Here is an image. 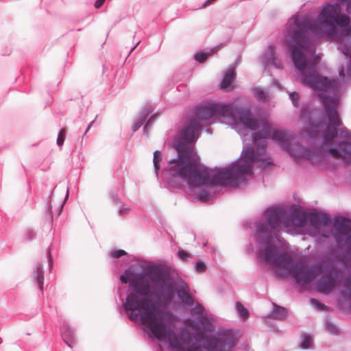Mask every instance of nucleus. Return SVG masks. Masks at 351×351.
<instances>
[{
  "instance_id": "1",
  "label": "nucleus",
  "mask_w": 351,
  "mask_h": 351,
  "mask_svg": "<svg viewBox=\"0 0 351 351\" xmlns=\"http://www.w3.org/2000/svg\"><path fill=\"white\" fill-rule=\"evenodd\" d=\"M231 114L232 107L228 105H211L197 109L194 117L186 122L174 141L178 157L169 160L167 167L172 176L186 179L190 186L212 184L236 186L252 173L256 156L250 147L242 152L239 161L226 168L214 171L199 166L194 145L202 121L214 116L226 117Z\"/></svg>"
},
{
  "instance_id": "2",
  "label": "nucleus",
  "mask_w": 351,
  "mask_h": 351,
  "mask_svg": "<svg viewBox=\"0 0 351 351\" xmlns=\"http://www.w3.org/2000/svg\"><path fill=\"white\" fill-rule=\"evenodd\" d=\"M287 41L294 64L302 73V83L317 93L319 99L324 106L325 116L328 123L322 134L324 141L323 149L334 158H342L345 160L351 159V138L339 143L335 147H326L332 145L335 138L337 136V128L341 123L337 112L340 88L342 85L348 84L351 80L345 83L339 77L338 82L335 80H328L321 76L316 68L320 58L317 56L313 61L308 58V53H311L309 51V47L306 45V40H300L297 32H295L292 38H287Z\"/></svg>"
},
{
  "instance_id": "3",
  "label": "nucleus",
  "mask_w": 351,
  "mask_h": 351,
  "mask_svg": "<svg viewBox=\"0 0 351 351\" xmlns=\"http://www.w3.org/2000/svg\"><path fill=\"white\" fill-rule=\"evenodd\" d=\"M295 32L298 34L300 40H306V45L311 53H315V36L325 35L337 40L343 54L350 58V62L339 69V76L345 83L351 80V21L349 16L341 14L339 4L324 5L315 21L307 17H295L291 22V38Z\"/></svg>"
},
{
  "instance_id": "4",
  "label": "nucleus",
  "mask_w": 351,
  "mask_h": 351,
  "mask_svg": "<svg viewBox=\"0 0 351 351\" xmlns=\"http://www.w3.org/2000/svg\"><path fill=\"white\" fill-rule=\"evenodd\" d=\"M130 285L134 289L124 304L125 308L132 311H138L142 324L158 340L167 339L173 348L180 349L181 342L170 328L175 322L173 315L156 307L147 296L151 293L149 282L143 277L130 280Z\"/></svg>"
},
{
  "instance_id": "5",
  "label": "nucleus",
  "mask_w": 351,
  "mask_h": 351,
  "mask_svg": "<svg viewBox=\"0 0 351 351\" xmlns=\"http://www.w3.org/2000/svg\"><path fill=\"white\" fill-rule=\"evenodd\" d=\"M261 256L264 261L274 267L278 276L291 274L298 284L311 282L316 276L323 273L324 268L330 265V263L324 262L321 266L309 268L302 263H294L290 254L280 252L277 247L270 244L265 247Z\"/></svg>"
},
{
  "instance_id": "6",
  "label": "nucleus",
  "mask_w": 351,
  "mask_h": 351,
  "mask_svg": "<svg viewBox=\"0 0 351 351\" xmlns=\"http://www.w3.org/2000/svg\"><path fill=\"white\" fill-rule=\"evenodd\" d=\"M235 123L243 124L247 128L252 130H256L261 125V129L253 134V141L258 143L257 154H262L266 150V141L265 139L271 138L278 142L287 150L293 156L300 157L302 148L299 145H291V135L282 130H276L272 128L267 121L259 123L257 120L253 119L247 110H242L239 112V121L235 120Z\"/></svg>"
},
{
  "instance_id": "7",
  "label": "nucleus",
  "mask_w": 351,
  "mask_h": 351,
  "mask_svg": "<svg viewBox=\"0 0 351 351\" xmlns=\"http://www.w3.org/2000/svg\"><path fill=\"white\" fill-rule=\"evenodd\" d=\"M267 224H260L258 226V232L262 239L270 240L272 234L280 225L284 226L286 221V213L282 208L268 209L266 211Z\"/></svg>"
},
{
  "instance_id": "8",
  "label": "nucleus",
  "mask_w": 351,
  "mask_h": 351,
  "mask_svg": "<svg viewBox=\"0 0 351 351\" xmlns=\"http://www.w3.org/2000/svg\"><path fill=\"white\" fill-rule=\"evenodd\" d=\"M342 280V275L335 269L330 268L317 283L318 291L328 293L339 285Z\"/></svg>"
},
{
  "instance_id": "9",
  "label": "nucleus",
  "mask_w": 351,
  "mask_h": 351,
  "mask_svg": "<svg viewBox=\"0 0 351 351\" xmlns=\"http://www.w3.org/2000/svg\"><path fill=\"white\" fill-rule=\"evenodd\" d=\"M153 281L160 287V298L165 304H169L174 296V288L170 278L164 275H159Z\"/></svg>"
},
{
  "instance_id": "10",
  "label": "nucleus",
  "mask_w": 351,
  "mask_h": 351,
  "mask_svg": "<svg viewBox=\"0 0 351 351\" xmlns=\"http://www.w3.org/2000/svg\"><path fill=\"white\" fill-rule=\"evenodd\" d=\"M307 221V217L305 213L299 210H295L291 213L289 219H286L284 221V226L289 228H302L305 226Z\"/></svg>"
},
{
  "instance_id": "11",
  "label": "nucleus",
  "mask_w": 351,
  "mask_h": 351,
  "mask_svg": "<svg viewBox=\"0 0 351 351\" xmlns=\"http://www.w3.org/2000/svg\"><path fill=\"white\" fill-rule=\"evenodd\" d=\"M307 220L315 228H318L322 226H327L330 222V219L327 215L317 213H311L307 217Z\"/></svg>"
},
{
  "instance_id": "12",
  "label": "nucleus",
  "mask_w": 351,
  "mask_h": 351,
  "mask_svg": "<svg viewBox=\"0 0 351 351\" xmlns=\"http://www.w3.org/2000/svg\"><path fill=\"white\" fill-rule=\"evenodd\" d=\"M334 229L338 235H348L351 231L350 223L346 219H337L333 224Z\"/></svg>"
},
{
  "instance_id": "13",
  "label": "nucleus",
  "mask_w": 351,
  "mask_h": 351,
  "mask_svg": "<svg viewBox=\"0 0 351 351\" xmlns=\"http://www.w3.org/2000/svg\"><path fill=\"white\" fill-rule=\"evenodd\" d=\"M191 314L193 316H197L198 322L204 327H206L208 324L209 321L206 313H205L204 308L202 305L197 304L195 307L191 310Z\"/></svg>"
},
{
  "instance_id": "14",
  "label": "nucleus",
  "mask_w": 351,
  "mask_h": 351,
  "mask_svg": "<svg viewBox=\"0 0 351 351\" xmlns=\"http://www.w3.org/2000/svg\"><path fill=\"white\" fill-rule=\"evenodd\" d=\"M235 78V72L233 69H228L225 73L223 80L221 83V88L226 92L230 91L233 89L232 86V82Z\"/></svg>"
},
{
  "instance_id": "15",
  "label": "nucleus",
  "mask_w": 351,
  "mask_h": 351,
  "mask_svg": "<svg viewBox=\"0 0 351 351\" xmlns=\"http://www.w3.org/2000/svg\"><path fill=\"white\" fill-rule=\"evenodd\" d=\"M62 338L69 347L73 348L75 344L74 332L69 328H65L62 332Z\"/></svg>"
},
{
  "instance_id": "16",
  "label": "nucleus",
  "mask_w": 351,
  "mask_h": 351,
  "mask_svg": "<svg viewBox=\"0 0 351 351\" xmlns=\"http://www.w3.org/2000/svg\"><path fill=\"white\" fill-rule=\"evenodd\" d=\"M186 288L187 287H183L182 289H180L178 292V295L182 302L189 306H192L194 304V301Z\"/></svg>"
},
{
  "instance_id": "17",
  "label": "nucleus",
  "mask_w": 351,
  "mask_h": 351,
  "mask_svg": "<svg viewBox=\"0 0 351 351\" xmlns=\"http://www.w3.org/2000/svg\"><path fill=\"white\" fill-rule=\"evenodd\" d=\"M34 275V278L36 279V282L38 283L39 289L42 290L44 280V273L43 266L37 267Z\"/></svg>"
},
{
  "instance_id": "18",
  "label": "nucleus",
  "mask_w": 351,
  "mask_h": 351,
  "mask_svg": "<svg viewBox=\"0 0 351 351\" xmlns=\"http://www.w3.org/2000/svg\"><path fill=\"white\" fill-rule=\"evenodd\" d=\"M321 125L312 124L309 129L303 130L302 134L304 136H309L311 137H317L320 131Z\"/></svg>"
},
{
  "instance_id": "19",
  "label": "nucleus",
  "mask_w": 351,
  "mask_h": 351,
  "mask_svg": "<svg viewBox=\"0 0 351 351\" xmlns=\"http://www.w3.org/2000/svg\"><path fill=\"white\" fill-rule=\"evenodd\" d=\"M287 311L286 308L281 307V306H275V308H274L273 314H272V316L274 318L278 319H285L287 317Z\"/></svg>"
},
{
  "instance_id": "20",
  "label": "nucleus",
  "mask_w": 351,
  "mask_h": 351,
  "mask_svg": "<svg viewBox=\"0 0 351 351\" xmlns=\"http://www.w3.org/2000/svg\"><path fill=\"white\" fill-rule=\"evenodd\" d=\"M236 307L237 309L238 313H239L240 316L243 318H247L249 316V313L247 308H245V306L239 302H237L236 303Z\"/></svg>"
},
{
  "instance_id": "21",
  "label": "nucleus",
  "mask_w": 351,
  "mask_h": 351,
  "mask_svg": "<svg viewBox=\"0 0 351 351\" xmlns=\"http://www.w3.org/2000/svg\"><path fill=\"white\" fill-rule=\"evenodd\" d=\"M162 160V155L160 151H155L154 152L153 162L154 166L157 171L160 169V162Z\"/></svg>"
},
{
  "instance_id": "22",
  "label": "nucleus",
  "mask_w": 351,
  "mask_h": 351,
  "mask_svg": "<svg viewBox=\"0 0 351 351\" xmlns=\"http://www.w3.org/2000/svg\"><path fill=\"white\" fill-rule=\"evenodd\" d=\"M313 343L312 339L306 335H304L302 339L301 348L303 349H307L311 348Z\"/></svg>"
},
{
  "instance_id": "23",
  "label": "nucleus",
  "mask_w": 351,
  "mask_h": 351,
  "mask_svg": "<svg viewBox=\"0 0 351 351\" xmlns=\"http://www.w3.org/2000/svg\"><path fill=\"white\" fill-rule=\"evenodd\" d=\"M254 94L256 97L261 101H265L267 99L266 94L261 88H255L254 90Z\"/></svg>"
},
{
  "instance_id": "24",
  "label": "nucleus",
  "mask_w": 351,
  "mask_h": 351,
  "mask_svg": "<svg viewBox=\"0 0 351 351\" xmlns=\"http://www.w3.org/2000/svg\"><path fill=\"white\" fill-rule=\"evenodd\" d=\"M66 135V130L64 128L62 129L58 134V138H57V144L58 146L61 147L64 141Z\"/></svg>"
},
{
  "instance_id": "25",
  "label": "nucleus",
  "mask_w": 351,
  "mask_h": 351,
  "mask_svg": "<svg viewBox=\"0 0 351 351\" xmlns=\"http://www.w3.org/2000/svg\"><path fill=\"white\" fill-rule=\"evenodd\" d=\"M195 269L197 272L202 273L206 270V266L202 261H199L195 265Z\"/></svg>"
},
{
  "instance_id": "26",
  "label": "nucleus",
  "mask_w": 351,
  "mask_h": 351,
  "mask_svg": "<svg viewBox=\"0 0 351 351\" xmlns=\"http://www.w3.org/2000/svg\"><path fill=\"white\" fill-rule=\"evenodd\" d=\"M208 57V54L204 53H198L195 55V58L199 62H204Z\"/></svg>"
},
{
  "instance_id": "27",
  "label": "nucleus",
  "mask_w": 351,
  "mask_h": 351,
  "mask_svg": "<svg viewBox=\"0 0 351 351\" xmlns=\"http://www.w3.org/2000/svg\"><path fill=\"white\" fill-rule=\"evenodd\" d=\"M111 254L114 258H118L126 254V252L123 250H118L112 251Z\"/></svg>"
},
{
  "instance_id": "28",
  "label": "nucleus",
  "mask_w": 351,
  "mask_h": 351,
  "mask_svg": "<svg viewBox=\"0 0 351 351\" xmlns=\"http://www.w3.org/2000/svg\"><path fill=\"white\" fill-rule=\"evenodd\" d=\"M290 98L291 101H293V104L294 106H297L298 103V94L296 92L291 93L290 94Z\"/></svg>"
},
{
  "instance_id": "29",
  "label": "nucleus",
  "mask_w": 351,
  "mask_h": 351,
  "mask_svg": "<svg viewBox=\"0 0 351 351\" xmlns=\"http://www.w3.org/2000/svg\"><path fill=\"white\" fill-rule=\"evenodd\" d=\"M339 2L341 4L346 3L347 12L351 14V0H339Z\"/></svg>"
},
{
  "instance_id": "30",
  "label": "nucleus",
  "mask_w": 351,
  "mask_h": 351,
  "mask_svg": "<svg viewBox=\"0 0 351 351\" xmlns=\"http://www.w3.org/2000/svg\"><path fill=\"white\" fill-rule=\"evenodd\" d=\"M178 256L182 260H185L189 258V254L183 250H180L178 252Z\"/></svg>"
},
{
  "instance_id": "31",
  "label": "nucleus",
  "mask_w": 351,
  "mask_h": 351,
  "mask_svg": "<svg viewBox=\"0 0 351 351\" xmlns=\"http://www.w3.org/2000/svg\"><path fill=\"white\" fill-rule=\"evenodd\" d=\"M106 0H96L94 6L96 9H99L104 3Z\"/></svg>"
},
{
  "instance_id": "32",
  "label": "nucleus",
  "mask_w": 351,
  "mask_h": 351,
  "mask_svg": "<svg viewBox=\"0 0 351 351\" xmlns=\"http://www.w3.org/2000/svg\"><path fill=\"white\" fill-rule=\"evenodd\" d=\"M311 301L313 304L317 306L320 309H323L324 305L320 304L317 300L313 299Z\"/></svg>"
},
{
  "instance_id": "33",
  "label": "nucleus",
  "mask_w": 351,
  "mask_h": 351,
  "mask_svg": "<svg viewBox=\"0 0 351 351\" xmlns=\"http://www.w3.org/2000/svg\"><path fill=\"white\" fill-rule=\"evenodd\" d=\"M344 285L348 287L351 286V276L345 280Z\"/></svg>"
},
{
  "instance_id": "34",
  "label": "nucleus",
  "mask_w": 351,
  "mask_h": 351,
  "mask_svg": "<svg viewBox=\"0 0 351 351\" xmlns=\"http://www.w3.org/2000/svg\"><path fill=\"white\" fill-rule=\"evenodd\" d=\"M121 280L123 283H126L127 282V278L124 276H121Z\"/></svg>"
},
{
  "instance_id": "35",
  "label": "nucleus",
  "mask_w": 351,
  "mask_h": 351,
  "mask_svg": "<svg viewBox=\"0 0 351 351\" xmlns=\"http://www.w3.org/2000/svg\"><path fill=\"white\" fill-rule=\"evenodd\" d=\"M269 51L270 52V53H271V55H273V54H274V48H273L272 47H270L269 48Z\"/></svg>"
},
{
  "instance_id": "36",
  "label": "nucleus",
  "mask_w": 351,
  "mask_h": 351,
  "mask_svg": "<svg viewBox=\"0 0 351 351\" xmlns=\"http://www.w3.org/2000/svg\"><path fill=\"white\" fill-rule=\"evenodd\" d=\"M306 114V111L305 110H303L301 113V116L304 119V116Z\"/></svg>"
},
{
  "instance_id": "37",
  "label": "nucleus",
  "mask_w": 351,
  "mask_h": 351,
  "mask_svg": "<svg viewBox=\"0 0 351 351\" xmlns=\"http://www.w3.org/2000/svg\"><path fill=\"white\" fill-rule=\"evenodd\" d=\"M49 264L51 263V253L49 252Z\"/></svg>"
},
{
  "instance_id": "38",
  "label": "nucleus",
  "mask_w": 351,
  "mask_h": 351,
  "mask_svg": "<svg viewBox=\"0 0 351 351\" xmlns=\"http://www.w3.org/2000/svg\"><path fill=\"white\" fill-rule=\"evenodd\" d=\"M331 328V331H332V332H336V329L335 328H332V327L330 326V325H328V328Z\"/></svg>"
},
{
  "instance_id": "39",
  "label": "nucleus",
  "mask_w": 351,
  "mask_h": 351,
  "mask_svg": "<svg viewBox=\"0 0 351 351\" xmlns=\"http://www.w3.org/2000/svg\"><path fill=\"white\" fill-rule=\"evenodd\" d=\"M51 208H52V206H51V205H50V206L49 208V215H51Z\"/></svg>"
},
{
  "instance_id": "40",
  "label": "nucleus",
  "mask_w": 351,
  "mask_h": 351,
  "mask_svg": "<svg viewBox=\"0 0 351 351\" xmlns=\"http://www.w3.org/2000/svg\"><path fill=\"white\" fill-rule=\"evenodd\" d=\"M191 322H193L191 320H187V321L186 322V324L187 325H190Z\"/></svg>"
},
{
  "instance_id": "41",
  "label": "nucleus",
  "mask_w": 351,
  "mask_h": 351,
  "mask_svg": "<svg viewBox=\"0 0 351 351\" xmlns=\"http://www.w3.org/2000/svg\"><path fill=\"white\" fill-rule=\"evenodd\" d=\"M228 117H233V119H235V117L234 115L233 114V111L232 110V114L231 115H229Z\"/></svg>"
},
{
  "instance_id": "42",
  "label": "nucleus",
  "mask_w": 351,
  "mask_h": 351,
  "mask_svg": "<svg viewBox=\"0 0 351 351\" xmlns=\"http://www.w3.org/2000/svg\"><path fill=\"white\" fill-rule=\"evenodd\" d=\"M91 124H92V123H90L89 124V125L88 126V128H87V129H86V132H87V131L90 129V126H91Z\"/></svg>"
},
{
  "instance_id": "43",
  "label": "nucleus",
  "mask_w": 351,
  "mask_h": 351,
  "mask_svg": "<svg viewBox=\"0 0 351 351\" xmlns=\"http://www.w3.org/2000/svg\"><path fill=\"white\" fill-rule=\"evenodd\" d=\"M141 123L139 124L138 125H136V128H135L134 130H137L141 126Z\"/></svg>"
},
{
  "instance_id": "44",
  "label": "nucleus",
  "mask_w": 351,
  "mask_h": 351,
  "mask_svg": "<svg viewBox=\"0 0 351 351\" xmlns=\"http://www.w3.org/2000/svg\"><path fill=\"white\" fill-rule=\"evenodd\" d=\"M349 244L351 246V237L349 239V241H348Z\"/></svg>"
},
{
  "instance_id": "45",
  "label": "nucleus",
  "mask_w": 351,
  "mask_h": 351,
  "mask_svg": "<svg viewBox=\"0 0 351 351\" xmlns=\"http://www.w3.org/2000/svg\"><path fill=\"white\" fill-rule=\"evenodd\" d=\"M346 295H347V293H345ZM348 297L349 298H351V293L350 294H348Z\"/></svg>"
}]
</instances>
